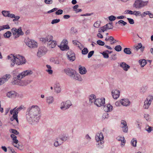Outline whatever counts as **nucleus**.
<instances>
[{
    "label": "nucleus",
    "instance_id": "nucleus-1",
    "mask_svg": "<svg viewBox=\"0 0 153 153\" xmlns=\"http://www.w3.org/2000/svg\"><path fill=\"white\" fill-rule=\"evenodd\" d=\"M39 107L37 105H33L28 108L26 113L27 121L29 123L38 121L40 119L39 114Z\"/></svg>",
    "mask_w": 153,
    "mask_h": 153
},
{
    "label": "nucleus",
    "instance_id": "nucleus-2",
    "mask_svg": "<svg viewBox=\"0 0 153 153\" xmlns=\"http://www.w3.org/2000/svg\"><path fill=\"white\" fill-rule=\"evenodd\" d=\"M7 58L10 60V66L13 67L16 64L17 65H22L25 63V58L19 55L14 56L13 54H10L7 56Z\"/></svg>",
    "mask_w": 153,
    "mask_h": 153
},
{
    "label": "nucleus",
    "instance_id": "nucleus-3",
    "mask_svg": "<svg viewBox=\"0 0 153 153\" xmlns=\"http://www.w3.org/2000/svg\"><path fill=\"white\" fill-rule=\"evenodd\" d=\"M65 73L72 79L79 81H82V79L75 70L68 68L64 69Z\"/></svg>",
    "mask_w": 153,
    "mask_h": 153
},
{
    "label": "nucleus",
    "instance_id": "nucleus-4",
    "mask_svg": "<svg viewBox=\"0 0 153 153\" xmlns=\"http://www.w3.org/2000/svg\"><path fill=\"white\" fill-rule=\"evenodd\" d=\"M33 72L32 71L30 70H27L24 71L20 73L17 72L14 73L13 75V79H16L21 80L26 76L30 75L32 74Z\"/></svg>",
    "mask_w": 153,
    "mask_h": 153
},
{
    "label": "nucleus",
    "instance_id": "nucleus-5",
    "mask_svg": "<svg viewBox=\"0 0 153 153\" xmlns=\"http://www.w3.org/2000/svg\"><path fill=\"white\" fill-rule=\"evenodd\" d=\"M11 32L15 38H18L20 36H22L24 34V33L22 31L21 27L17 30L15 27L11 29Z\"/></svg>",
    "mask_w": 153,
    "mask_h": 153
},
{
    "label": "nucleus",
    "instance_id": "nucleus-6",
    "mask_svg": "<svg viewBox=\"0 0 153 153\" xmlns=\"http://www.w3.org/2000/svg\"><path fill=\"white\" fill-rule=\"evenodd\" d=\"M47 48L44 47L42 46L39 47L37 52V56L40 58L45 55L47 53Z\"/></svg>",
    "mask_w": 153,
    "mask_h": 153
},
{
    "label": "nucleus",
    "instance_id": "nucleus-7",
    "mask_svg": "<svg viewBox=\"0 0 153 153\" xmlns=\"http://www.w3.org/2000/svg\"><path fill=\"white\" fill-rule=\"evenodd\" d=\"M104 137L102 132H98L96 134L95 136V140L97 143H98V145L103 144Z\"/></svg>",
    "mask_w": 153,
    "mask_h": 153
},
{
    "label": "nucleus",
    "instance_id": "nucleus-8",
    "mask_svg": "<svg viewBox=\"0 0 153 153\" xmlns=\"http://www.w3.org/2000/svg\"><path fill=\"white\" fill-rule=\"evenodd\" d=\"M72 105L71 101L69 100L62 102L61 103L60 108L62 110H65L68 109Z\"/></svg>",
    "mask_w": 153,
    "mask_h": 153
},
{
    "label": "nucleus",
    "instance_id": "nucleus-9",
    "mask_svg": "<svg viewBox=\"0 0 153 153\" xmlns=\"http://www.w3.org/2000/svg\"><path fill=\"white\" fill-rule=\"evenodd\" d=\"M67 56L69 60L73 62L76 59L75 54L72 51L69 50L67 53Z\"/></svg>",
    "mask_w": 153,
    "mask_h": 153
},
{
    "label": "nucleus",
    "instance_id": "nucleus-10",
    "mask_svg": "<svg viewBox=\"0 0 153 153\" xmlns=\"http://www.w3.org/2000/svg\"><path fill=\"white\" fill-rule=\"evenodd\" d=\"M94 103L98 107H100L104 105L105 103V99H97L94 101Z\"/></svg>",
    "mask_w": 153,
    "mask_h": 153
},
{
    "label": "nucleus",
    "instance_id": "nucleus-11",
    "mask_svg": "<svg viewBox=\"0 0 153 153\" xmlns=\"http://www.w3.org/2000/svg\"><path fill=\"white\" fill-rule=\"evenodd\" d=\"M26 44L30 48H35L37 46V43L33 40L28 41Z\"/></svg>",
    "mask_w": 153,
    "mask_h": 153
},
{
    "label": "nucleus",
    "instance_id": "nucleus-12",
    "mask_svg": "<svg viewBox=\"0 0 153 153\" xmlns=\"http://www.w3.org/2000/svg\"><path fill=\"white\" fill-rule=\"evenodd\" d=\"M67 40H63L62 42L60 45L59 46L61 50L62 51H67L69 49V47L66 45Z\"/></svg>",
    "mask_w": 153,
    "mask_h": 153
},
{
    "label": "nucleus",
    "instance_id": "nucleus-13",
    "mask_svg": "<svg viewBox=\"0 0 153 153\" xmlns=\"http://www.w3.org/2000/svg\"><path fill=\"white\" fill-rule=\"evenodd\" d=\"M121 124L122 126H121L123 132L126 133L128 132V127L127 126L126 122L124 120H122Z\"/></svg>",
    "mask_w": 153,
    "mask_h": 153
},
{
    "label": "nucleus",
    "instance_id": "nucleus-14",
    "mask_svg": "<svg viewBox=\"0 0 153 153\" xmlns=\"http://www.w3.org/2000/svg\"><path fill=\"white\" fill-rule=\"evenodd\" d=\"M111 93L113 98L115 99H117L120 96V91L117 90H113Z\"/></svg>",
    "mask_w": 153,
    "mask_h": 153
},
{
    "label": "nucleus",
    "instance_id": "nucleus-15",
    "mask_svg": "<svg viewBox=\"0 0 153 153\" xmlns=\"http://www.w3.org/2000/svg\"><path fill=\"white\" fill-rule=\"evenodd\" d=\"M120 102L122 105L126 106H129L130 104V102L128 99H122Z\"/></svg>",
    "mask_w": 153,
    "mask_h": 153
},
{
    "label": "nucleus",
    "instance_id": "nucleus-16",
    "mask_svg": "<svg viewBox=\"0 0 153 153\" xmlns=\"http://www.w3.org/2000/svg\"><path fill=\"white\" fill-rule=\"evenodd\" d=\"M133 7L136 9L141 8V0H136L133 4Z\"/></svg>",
    "mask_w": 153,
    "mask_h": 153
},
{
    "label": "nucleus",
    "instance_id": "nucleus-17",
    "mask_svg": "<svg viewBox=\"0 0 153 153\" xmlns=\"http://www.w3.org/2000/svg\"><path fill=\"white\" fill-rule=\"evenodd\" d=\"M23 106L22 105L19 107V108L16 109V108H15L13 110H11L10 111V114H15L16 112V114H17L19 111H20L22 109H23Z\"/></svg>",
    "mask_w": 153,
    "mask_h": 153
},
{
    "label": "nucleus",
    "instance_id": "nucleus-18",
    "mask_svg": "<svg viewBox=\"0 0 153 153\" xmlns=\"http://www.w3.org/2000/svg\"><path fill=\"white\" fill-rule=\"evenodd\" d=\"M104 110L106 112H108L112 111L113 106L110 104L104 105Z\"/></svg>",
    "mask_w": 153,
    "mask_h": 153
},
{
    "label": "nucleus",
    "instance_id": "nucleus-19",
    "mask_svg": "<svg viewBox=\"0 0 153 153\" xmlns=\"http://www.w3.org/2000/svg\"><path fill=\"white\" fill-rule=\"evenodd\" d=\"M17 95L16 93L14 91H11L7 93V96L10 98L15 97Z\"/></svg>",
    "mask_w": 153,
    "mask_h": 153
},
{
    "label": "nucleus",
    "instance_id": "nucleus-20",
    "mask_svg": "<svg viewBox=\"0 0 153 153\" xmlns=\"http://www.w3.org/2000/svg\"><path fill=\"white\" fill-rule=\"evenodd\" d=\"M120 66L123 69L126 71H128V69L130 68V66L126 64L124 62H122L120 63Z\"/></svg>",
    "mask_w": 153,
    "mask_h": 153
},
{
    "label": "nucleus",
    "instance_id": "nucleus-21",
    "mask_svg": "<svg viewBox=\"0 0 153 153\" xmlns=\"http://www.w3.org/2000/svg\"><path fill=\"white\" fill-rule=\"evenodd\" d=\"M59 138L62 141H65L69 139L68 135L65 134H62L59 136Z\"/></svg>",
    "mask_w": 153,
    "mask_h": 153
},
{
    "label": "nucleus",
    "instance_id": "nucleus-22",
    "mask_svg": "<svg viewBox=\"0 0 153 153\" xmlns=\"http://www.w3.org/2000/svg\"><path fill=\"white\" fill-rule=\"evenodd\" d=\"M54 88L55 91L57 93H59L61 91V88L58 83H56L54 85Z\"/></svg>",
    "mask_w": 153,
    "mask_h": 153
},
{
    "label": "nucleus",
    "instance_id": "nucleus-23",
    "mask_svg": "<svg viewBox=\"0 0 153 153\" xmlns=\"http://www.w3.org/2000/svg\"><path fill=\"white\" fill-rule=\"evenodd\" d=\"M148 86L147 85H143L140 88V92L141 94H144L147 91Z\"/></svg>",
    "mask_w": 153,
    "mask_h": 153
},
{
    "label": "nucleus",
    "instance_id": "nucleus-24",
    "mask_svg": "<svg viewBox=\"0 0 153 153\" xmlns=\"http://www.w3.org/2000/svg\"><path fill=\"white\" fill-rule=\"evenodd\" d=\"M79 73L81 74H85L87 72L86 69L84 67L79 66Z\"/></svg>",
    "mask_w": 153,
    "mask_h": 153
},
{
    "label": "nucleus",
    "instance_id": "nucleus-25",
    "mask_svg": "<svg viewBox=\"0 0 153 153\" xmlns=\"http://www.w3.org/2000/svg\"><path fill=\"white\" fill-rule=\"evenodd\" d=\"M54 101V98L52 96H49L46 97V102L49 104L53 103Z\"/></svg>",
    "mask_w": 153,
    "mask_h": 153
},
{
    "label": "nucleus",
    "instance_id": "nucleus-26",
    "mask_svg": "<svg viewBox=\"0 0 153 153\" xmlns=\"http://www.w3.org/2000/svg\"><path fill=\"white\" fill-rule=\"evenodd\" d=\"M48 46L49 47L51 48H54L56 45V42L53 40H52L50 42H48Z\"/></svg>",
    "mask_w": 153,
    "mask_h": 153
},
{
    "label": "nucleus",
    "instance_id": "nucleus-27",
    "mask_svg": "<svg viewBox=\"0 0 153 153\" xmlns=\"http://www.w3.org/2000/svg\"><path fill=\"white\" fill-rule=\"evenodd\" d=\"M96 98V96L94 94H92L89 97V103L91 104L93 103L94 102V99L95 100V98Z\"/></svg>",
    "mask_w": 153,
    "mask_h": 153
},
{
    "label": "nucleus",
    "instance_id": "nucleus-28",
    "mask_svg": "<svg viewBox=\"0 0 153 153\" xmlns=\"http://www.w3.org/2000/svg\"><path fill=\"white\" fill-rule=\"evenodd\" d=\"M151 104V103L150 102H149L146 100L144 102V105L143 106V108L145 109H148Z\"/></svg>",
    "mask_w": 153,
    "mask_h": 153
},
{
    "label": "nucleus",
    "instance_id": "nucleus-29",
    "mask_svg": "<svg viewBox=\"0 0 153 153\" xmlns=\"http://www.w3.org/2000/svg\"><path fill=\"white\" fill-rule=\"evenodd\" d=\"M29 81H27V80H21V79L20 80V86H24V85H27L28 84L30 83Z\"/></svg>",
    "mask_w": 153,
    "mask_h": 153
},
{
    "label": "nucleus",
    "instance_id": "nucleus-30",
    "mask_svg": "<svg viewBox=\"0 0 153 153\" xmlns=\"http://www.w3.org/2000/svg\"><path fill=\"white\" fill-rule=\"evenodd\" d=\"M10 137L13 141V143L17 144L18 143V140L16 139L17 137L14 134H12L10 135Z\"/></svg>",
    "mask_w": 153,
    "mask_h": 153
},
{
    "label": "nucleus",
    "instance_id": "nucleus-31",
    "mask_svg": "<svg viewBox=\"0 0 153 153\" xmlns=\"http://www.w3.org/2000/svg\"><path fill=\"white\" fill-rule=\"evenodd\" d=\"M13 81L11 82L12 84L13 85H20V80L17 79H13Z\"/></svg>",
    "mask_w": 153,
    "mask_h": 153
},
{
    "label": "nucleus",
    "instance_id": "nucleus-32",
    "mask_svg": "<svg viewBox=\"0 0 153 153\" xmlns=\"http://www.w3.org/2000/svg\"><path fill=\"white\" fill-rule=\"evenodd\" d=\"M139 62L141 67H143L147 63L146 60L145 59L139 60Z\"/></svg>",
    "mask_w": 153,
    "mask_h": 153
},
{
    "label": "nucleus",
    "instance_id": "nucleus-33",
    "mask_svg": "<svg viewBox=\"0 0 153 153\" xmlns=\"http://www.w3.org/2000/svg\"><path fill=\"white\" fill-rule=\"evenodd\" d=\"M137 140L136 139L133 138L131 142V143L132 146L134 147H136L137 146Z\"/></svg>",
    "mask_w": 153,
    "mask_h": 153
},
{
    "label": "nucleus",
    "instance_id": "nucleus-34",
    "mask_svg": "<svg viewBox=\"0 0 153 153\" xmlns=\"http://www.w3.org/2000/svg\"><path fill=\"white\" fill-rule=\"evenodd\" d=\"M131 49L129 48H125L123 51L124 52L127 54H130L131 53Z\"/></svg>",
    "mask_w": 153,
    "mask_h": 153
},
{
    "label": "nucleus",
    "instance_id": "nucleus-35",
    "mask_svg": "<svg viewBox=\"0 0 153 153\" xmlns=\"http://www.w3.org/2000/svg\"><path fill=\"white\" fill-rule=\"evenodd\" d=\"M11 33L9 31H7L6 32L4 35V37L5 38H9L11 35Z\"/></svg>",
    "mask_w": 153,
    "mask_h": 153
},
{
    "label": "nucleus",
    "instance_id": "nucleus-36",
    "mask_svg": "<svg viewBox=\"0 0 153 153\" xmlns=\"http://www.w3.org/2000/svg\"><path fill=\"white\" fill-rule=\"evenodd\" d=\"M10 28V26L9 25H7L0 26V31L3 30L5 29H9Z\"/></svg>",
    "mask_w": 153,
    "mask_h": 153
},
{
    "label": "nucleus",
    "instance_id": "nucleus-37",
    "mask_svg": "<svg viewBox=\"0 0 153 153\" xmlns=\"http://www.w3.org/2000/svg\"><path fill=\"white\" fill-rule=\"evenodd\" d=\"M10 76H11L10 74H6L5 76H4L2 78L3 79L4 81L6 82L10 78Z\"/></svg>",
    "mask_w": 153,
    "mask_h": 153
},
{
    "label": "nucleus",
    "instance_id": "nucleus-38",
    "mask_svg": "<svg viewBox=\"0 0 153 153\" xmlns=\"http://www.w3.org/2000/svg\"><path fill=\"white\" fill-rule=\"evenodd\" d=\"M10 12V11L3 10L1 13L4 16L8 17Z\"/></svg>",
    "mask_w": 153,
    "mask_h": 153
},
{
    "label": "nucleus",
    "instance_id": "nucleus-39",
    "mask_svg": "<svg viewBox=\"0 0 153 153\" xmlns=\"http://www.w3.org/2000/svg\"><path fill=\"white\" fill-rule=\"evenodd\" d=\"M149 3L148 1H144L141 0V8L147 6Z\"/></svg>",
    "mask_w": 153,
    "mask_h": 153
},
{
    "label": "nucleus",
    "instance_id": "nucleus-40",
    "mask_svg": "<svg viewBox=\"0 0 153 153\" xmlns=\"http://www.w3.org/2000/svg\"><path fill=\"white\" fill-rule=\"evenodd\" d=\"M118 24L119 25L122 24L123 26H125L127 24V23L123 20H120L118 22L116 23V25Z\"/></svg>",
    "mask_w": 153,
    "mask_h": 153
},
{
    "label": "nucleus",
    "instance_id": "nucleus-41",
    "mask_svg": "<svg viewBox=\"0 0 153 153\" xmlns=\"http://www.w3.org/2000/svg\"><path fill=\"white\" fill-rule=\"evenodd\" d=\"M117 139L119 141H121L124 143H126V140H125L124 138L122 137H118L117 138Z\"/></svg>",
    "mask_w": 153,
    "mask_h": 153
},
{
    "label": "nucleus",
    "instance_id": "nucleus-42",
    "mask_svg": "<svg viewBox=\"0 0 153 153\" xmlns=\"http://www.w3.org/2000/svg\"><path fill=\"white\" fill-rule=\"evenodd\" d=\"M153 99V97L152 95L149 96L147 97L146 100L151 103Z\"/></svg>",
    "mask_w": 153,
    "mask_h": 153
},
{
    "label": "nucleus",
    "instance_id": "nucleus-43",
    "mask_svg": "<svg viewBox=\"0 0 153 153\" xmlns=\"http://www.w3.org/2000/svg\"><path fill=\"white\" fill-rule=\"evenodd\" d=\"M106 26H107V28L108 29H112L113 27L112 23H108L106 25Z\"/></svg>",
    "mask_w": 153,
    "mask_h": 153
},
{
    "label": "nucleus",
    "instance_id": "nucleus-44",
    "mask_svg": "<svg viewBox=\"0 0 153 153\" xmlns=\"http://www.w3.org/2000/svg\"><path fill=\"white\" fill-rule=\"evenodd\" d=\"M115 51L117 52H119L121 51L122 47L120 45H117L114 48Z\"/></svg>",
    "mask_w": 153,
    "mask_h": 153
},
{
    "label": "nucleus",
    "instance_id": "nucleus-45",
    "mask_svg": "<svg viewBox=\"0 0 153 153\" xmlns=\"http://www.w3.org/2000/svg\"><path fill=\"white\" fill-rule=\"evenodd\" d=\"M18 115L16 114V112L15 114H13V119L15 120L17 122V124H18L19 123V121L18 119Z\"/></svg>",
    "mask_w": 153,
    "mask_h": 153
},
{
    "label": "nucleus",
    "instance_id": "nucleus-46",
    "mask_svg": "<svg viewBox=\"0 0 153 153\" xmlns=\"http://www.w3.org/2000/svg\"><path fill=\"white\" fill-rule=\"evenodd\" d=\"M149 13L150 11H148L144 12L142 14L141 17L143 18L145 17L146 15H149Z\"/></svg>",
    "mask_w": 153,
    "mask_h": 153
},
{
    "label": "nucleus",
    "instance_id": "nucleus-47",
    "mask_svg": "<svg viewBox=\"0 0 153 153\" xmlns=\"http://www.w3.org/2000/svg\"><path fill=\"white\" fill-rule=\"evenodd\" d=\"M46 38L47 40V42H50L51 41H52L53 37L51 35H48Z\"/></svg>",
    "mask_w": 153,
    "mask_h": 153
},
{
    "label": "nucleus",
    "instance_id": "nucleus-48",
    "mask_svg": "<svg viewBox=\"0 0 153 153\" xmlns=\"http://www.w3.org/2000/svg\"><path fill=\"white\" fill-rule=\"evenodd\" d=\"M88 51L87 48H84L82 51V54L83 55H86L88 53Z\"/></svg>",
    "mask_w": 153,
    "mask_h": 153
},
{
    "label": "nucleus",
    "instance_id": "nucleus-49",
    "mask_svg": "<svg viewBox=\"0 0 153 153\" xmlns=\"http://www.w3.org/2000/svg\"><path fill=\"white\" fill-rule=\"evenodd\" d=\"M142 47V44L141 43H139L138 44V45L134 46V49H135L137 51L138 49H140V48Z\"/></svg>",
    "mask_w": 153,
    "mask_h": 153
},
{
    "label": "nucleus",
    "instance_id": "nucleus-50",
    "mask_svg": "<svg viewBox=\"0 0 153 153\" xmlns=\"http://www.w3.org/2000/svg\"><path fill=\"white\" fill-rule=\"evenodd\" d=\"M101 54L103 56V57L105 58H108L109 57L108 54L105 51L103 52Z\"/></svg>",
    "mask_w": 153,
    "mask_h": 153
},
{
    "label": "nucleus",
    "instance_id": "nucleus-51",
    "mask_svg": "<svg viewBox=\"0 0 153 153\" xmlns=\"http://www.w3.org/2000/svg\"><path fill=\"white\" fill-rule=\"evenodd\" d=\"M97 44L100 46H103L105 44L104 42L100 40H97Z\"/></svg>",
    "mask_w": 153,
    "mask_h": 153
},
{
    "label": "nucleus",
    "instance_id": "nucleus-52",
    "mask_svg": "<svg viewBox=\"0 0 153 153\" xmlns=\"http://www.w3.org/2000/svg\"><path fill=\"white\" fill-rule=\"evenodd\" d=\"M142 14L140 11H134V15H135L136 16H141Z\"/></svg>",
    "mask_w": 153,
    "mask_h": 153
},
{
    "label": "nucleus",
    "instance_id": "nucleus-53",
    "mask_svg": "<svg viewBox=\"0 0 153 153\" xmlns=\"http://www.w3.org/2000/svg\"><path fill=\"white\" fill-rule=\"evenodd\" d=\"M90 19L88 18L85 19L83 21V23L84 24H87L90 22Z\"/></svg>",
    "mask_w": 153,
    "mask_h": 153
},
{
    "label": "nucleus",
    "instance_id": "nucleus-54",
    "mask_svg": "<svg viewBox=\"0 0 153 153\" xmlns=\"http://www.w3.org/2000/svg\"><path fill=\"white\" fill-rule=\"evenodd\" d=\"M60 21V20L59 19H53L52 20L51 23L52 24H54L57 23H58Z\"/></svg>",
    "mask_w": 153,
    "mask_h": 153
},
{
    "label": "nucleus",
    "instance_id": "nucleus-55",
    "mask_svg": "<svg viewBox=\"0 0 153 153\" xmlns=\"http://www.w3.org/2000/svg\"><path fill=\"white\" fill-rule=\"evenodd\" d=\"M100 21H97L94 24V26L96 28H98L100 26Z\"/></svg>",
    "mask_w": 153,
    "mask_h": 153
},
{
    "label": "nucleus",
    "instance_id": "nucleus-56",
    "mask_svg": "<svg viewBox=\"0 0 153 153\" xmlns=\"http://www.w3.org/2000/svg\"><path fill=\"white\" fill-rule=\"evenodd\" d=\"M107 112H106L103 114L102 115V118L104 119H105V118H108L109 117V115L107 113Z\"/></svg>",
    "mask_w": 153,
    "mask_h": 153
},
{
    "label": "nucleus",
    "instance_id": "nucleus-57",
    "mask_svg": "<svg viewBox=\"0 0 153 153\" xmlns=\"http://www.w3.org/2000/svg\"><path fill=\"white\" fill-rule=\"evenodd\" d=\"M10 130L11 132L13 134H14L17 135H18L19 133V132L15 129H11Z\"/></svg>",
    "mask_w": 153,
    "mask_h": 153
},
{
    "label": "nucleus",
    "instance_id": "nucleus-58",
    "mask_svg": "<svg viewBox=\"0 0 153 153\" xmlns=\"http://www.w3.org/2000/svg\"><path fill=\"white\" fill-rule=\"evenodd\" d=\"M71 33L73 34L77 32L76 29L74 27L71 28Z\"/></svg>",
    "mask_w": 153,
    "mask_h": 153
},
{
    "label": "nucleus",
    "instance_id": "nucleus-59",
    "mask_svg": "<svg viewBox=\"0 0 153 153\" xmlns=\"http://www.w3.org/2000/svg\"><path fill=\"white\" fill-rule=\"evenodd\" d=\"M63 12V11L61 9H59L58 10L55 12V14L57 15H59L62 14Z\"/></svg>",
    "mask_w": 153,
    "mask_h": 153
},
{
    "label": "nucleus",
    "instance_id": "nucleus-60",
    "mask_svg": "<svg viewBox=\"0 0 153 153\" xmlns=\"http://www.w3.org/2000/svg\"><path fill=\"white\" fill-rule=\"evenodd\" d=\"M94 53V51H90L88 54V58L91 57Z\"/></svg>",
    "mask_w": 153,
    "mask_h": 153
},
{
    "label": "nucleus",
    "instance_id": "nucleus-61",
    "mask_svg": "<svg viewBox=\"0 0 153 153\" xmlns=\"http://www.w3.org/2000/svg\"><path fill=\"white\" fill-rule=\"evenodd\" d=\"M108 19L110 21H114L116 19V17L114 16H111L108 17Z\"/></svg>",
    "mask_w": 153,
    "mask_h": 153
},
{
    "label": "nucleus",
    "instance_id": "nucleus-62",
    "mask_svg": "<svg viewBox=\"0 0 153 153\" xmlns=\"http://www.w3.org/2000/svg\"><path fill=\"white\" fill-rule=\"evenodd\" d=\"M127 19L130 24H133L134 23V21L133 19L127 18Z\"/></svg>",
    "mask_w": 153,
    "mask_h": 153
},
{
    "label": "nucleus",
    "instance_id": "nucleus-63",
    "mask_svg": "<svg viewBox=\"0 0 153 153\" xmlns=\"http://www.w3.org/2000/svg\"><path fill=\"white\" fill-rule=\"evenodd\" d=\"M107 29V26H106V25L101 27V30L103 32H104L105 31H106Z\"/></svg>",
    "mask_w": 153,
    "mask_h": 153
},
{
    "label": "nucleus",
    "instance_id": "nucleus-64",
    "mask_svg": "<svg viewBox=\"0 0 153 153\" xmlns=\"http://www.w3.org/2000/svg\"><path fill=\"white\" fill-rule=\"evenodd\" d=\"M61 143H59L58 141H56L54 143V146L55 147H57L58 146L61 145Z\"/></svg>",
    "mask_w": 153,
    "mask_h": 153
}]
</instances>
